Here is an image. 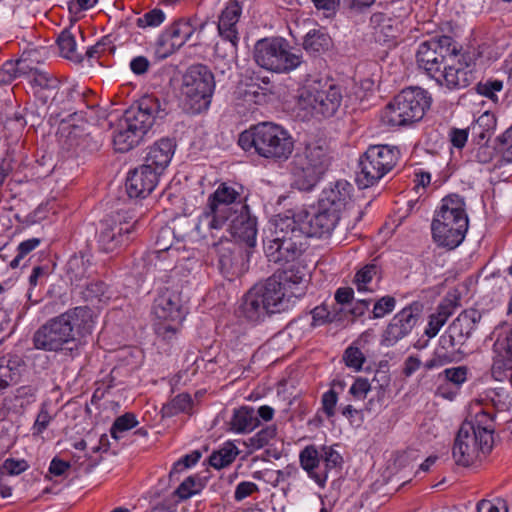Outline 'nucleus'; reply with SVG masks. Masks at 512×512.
I'll list each match as a JSON object with an SVG mask.
<instances>
[{
  "instance_id": "nucleus-45",
  "label": "nucleus",
  "mask_w": 512,
  "mask_h": 512,
  "mask_svg": "<svg viewBox=\"0 0 512 512\" xmlns=\"http://www.w3.org/2000/svg\"><path fill=\"white\" fill-rule=\"evenodd\" d=\"M330 38L320 30L309 31L303 41L304 49L309 53H320L328 49Z\"/></svg>"
},
{
  "instance_id": "nucleus-53",
  "label": "nucleus",
  "mask_w": 512,
  "mask_h": 512,
  "mask_svg": "<svg viewBox=\"0 0 512 512\" xmlns=\"http://www.w3.org/2000/svg\"><path fill=\"white\" fill-rule=\"evenodd\" d=\"M343 360L347 367L360 371L366 360L363 352L355 346H349L343 354Z\"/></svg>"
},
{
  "instance_id": "nucleus-28",
  "label": "nucleus",
  "mask_w": 512,
  "mask_h": 512,
  "mask_svg": "<svg viewBox=\"0 0 512 512\" xmlns=\"http://www.w3.org/2000/svg\"><path fill=\"white\" fill-rule=\"evenodd\" d=\"M26 372L27 366L21 357H0V394L8 386L16 384Z\"/></svg>"
},
{
  "instance_id": "nucleus-18",
  "label": "nucleus",
  "mask_w": 512,
  "mask_h": 512,
  "mask_svg": "<svg viewBox=\"0 0 512 512\" xmlns=\"http://www.w3.org/2000/svg\"><path fill=\"white\" fill-rule=\"evenodd\" d=\"M480 320L481 314L478 310H464L440 337V343L445 348L461 347L470 338Z\"/></svg>"
},
{
  "instance_id": "nucleus-64",
  "label": "nucleus",
  "mask_w": 512,
  "mask_h": 512,
  "mask_svg": "<svg viewBox=\"0 0 512 512\" xmlns=\"http://www.w3.org/2000/svg\"><path fill=\"white\" fill-rule=\"evenodd\" d=\"M257 492H259L257 484L251 481H242L235 488L234 499L237 502H241L245 498Z\"/></svg>"
},
{
  "instance_id": "nucleus-49",
  "label": "nucleus",
  "mask_w": 512,
  "mask_h": 512,
  "mask_svg": "<svg viewBox=\"0 0 512 512\" xmlns=\"http://www.w3.org/2000/svg\"><path fill=\"white\" fill-rule=\"evenodd\" d=\"M166 20V14L160 8H154L144 13L142 16L135 20L138 28H156L159 27Z\"/></svg>"
},
{
  "instance_id": "nucleus-31",
  "label": "nucleus",
  "mask_w": 512,
  "mask_h": 512,
  "mask_svg": "<svg viewBox=\"0 0 512 512\" xmlns=\"http://www.w3.org/2000/svg\"><path fill=\"white\" fill-rule=\"evenodd\" d=\"M219 267L228 279L238 277L246 270L244 255L231 247L223 248L219 255Z\"/></svg>"
},
{
  "instance_id": "nucleus-4",
  "label": "nucleus",
  "mask_w": 512,
  "mask_h": 512,
  "mask_svg": "<svg viewBox=\"0 0 512 512\" xmlns=\"http://www.w3.org/2000/svg\"><path fill=\"white\" fill-rule=\"evenodd\" d=\"M92 327L91 309L86 306L75 307L42 325L34 334V347L57 351L74 340L75 330L84 335L90 333Z\"/></svg>"
},
{
  "instance_id": "nucleus-59",
  "label": "nucleus",
  "mask_w": 512,
  "mask_h": 512,
  "mask_svg": "<svg viewBox=\"0 0 512 512\" xmlns=\"http://www.w3.org/2000/svg\"><path fill=\"white\" fill-rule=\"evenodd\" d=\"M321 459H323L325 463V470L328 473V470L338 467L342 463V456L339 454L338 451H336L331 446H323L322 447V453H320Z\"/></svg>"
},
{
  "instance_id": "nucleus-7",
  "label": "nucleus",
  "mask_w": 512,
  "mask_h": 512,
  "mask_svg": "<svg viewBox=\"0 0 512 512\" xmlns=\"http://www.w3.org/2000/svg\"><path fill=\"white\" fill-rule=\"evenodd\" d=\"M469 227L466 203L463 197L450 194L441 200L431 224L434 242L450 250L465 239Z\"/></svg>"
},
{
  "instance_id": "nucleus-5",
  "label": "nucleus",
  "mask_w": 512,
  "mask_h": 512,
  "mask_svg": "<svg viewBox=\"0 0 512 512\" xmlns=\"http://www.w3.org/2000/svg\"><path fill=\"white\" fill-rule=\"evenodd\" d=\"M493 433V418L488 413H478L474 422L463 423L452 449L455 463L468 467L485 457L492 450Z\"/></svg>"
},
{
  "instance_id": "nucleus-62",
  "label": "nucleus",
  "mask_w": 512,
  "mask_h": 512,
  "mask_svg": "<svg viewBox=\"0 0 512 512\" xmlns=\"http://www.w3.org/2000/svg\"><path fill=\"white\" fill-rule=\"evenodd\" d=\"M312 327H318L330 323L333 321L334 317L329 312L328 308L325 305L316 306L312 311Z\"/></svg>"
},
{
  "instance_id": "nucleus-61",
  "label": "nucleus",
  "mask_w": 512,
  "mask_h": 512,
  "mask_svg": "<svg viewBox=\"0 0 512 512\" xmlns=\"http://www.w3.org/2000/svg\"><path fill=\"white\" fill-rule=\"evenodd\" d=\"M32 252V239H28L19 244L17 248V254L14 259L10 262L12 268L26 267L30 258L23 262V259Z\"/></svg>"
},
{
  "instance_id": "nucleus-19",
  "label": "nucleus",
  "mask_w": 512,
  "mask_h": 512,
  "mask_svg": "<svg viewBox=\"0 0 512 512\" xmlns=\"http://www.w3.org/2000/svg\"><path fill=\"white\" fill-rule=\"evenodd\" d=\"M253 287L271 313H280L287 310L292 303V298L300 297V293L288 291L273 275L264 283L256 284Z\"/></svg>"
},
{
  "instance_id": "nucleus-47",
  "label": "nucleus",
  "mask_w": 512,
  "mask_h": 512,
  "mask_svg": "<svg viewBox=\"0 0 512 512\" xmlns=\"http://www.w3.org/2000/svg\"><path fill=\"white\" fill-rule=\"evenodd\" d=\"M138 423L136 415L127 412L115 419L110 429V435L113 439L118 440L122 438L124 432L133 429Z\"/></svg>"
},
{
  "instance_id": "nucleus-55",
  "label": "nucleus",
  "mask_w": 512,
  "mask_h": 512,
  "mask_svg": "<svg viewBox=\"0 0 512 512\" xmlns=\"http://www.w3.org/2000/svg\"><path fill=\"white\" fill-rule=\"evenodd\" d=\"M477 512H508L507 501L501 497L482 499L477 503Z\"/></svg>"
},
{
  "instance_id": "nucleus-40",
  "label": "nucleus",
  "mask_w": 512,
  "mask_h": 512,
  "mask_svg": "<svg viewBox=\"0 0 512 512\" xmlns=\"http://www.w3.org/2000/svg\"><path fill=\"white\" fill-rule=\"evenodd\" d=\"M503 88L504 84L502 80L496 78H488L479 81L475 85L474 90L478 95L486 98L496 106L499 104L498 93L502 92Z\"/></svg>"
},
{
  "instance_id": "nucleus-54",
  "label": "nucleus",
  "mask_w": 512,
  "mask_h": 512,
  "mask_svg": "<svg viewBox=\"0 0 512 512\" xmlns=\"http://www.w3.org/2000/svg\"><path fill=\"white\" fill-rule=\"evenodd\" d=\"M396 307V299L386 295L378 299L373 306V318L380 319L391 313Z\"/></svg>"
},
{
  "instance_id": "nucleus-39",
  "label": "nucleus",
  "mask_w": 512,
  "mask_h": 512,
  "mask_svg": "<svg viewBox=\"0 0 512 512\" xmlns=\"http://www.w3.org/2000/svg\"><path fill=\"white\" fill-rule=\"evenodd\" d=\"M205 487V482L197 475L187 477L177 489L172 493L176 497V503L186 500L196 494H199Z\"/></svg>"
},
{
  "instance_id": "nucleus-34",
  "label": "nucleus",
  "mask_w": 512,
  "mask_h": 512,
  "mask_svg": "<svg viewBox=\"0 0 512 512\" xmlns=\"http://www.w3.org/2000/svg\"><path fill=\"white\" fill-rule=\"evenodd\" d=\"M496 117L491 112L482 113L470 126L472 136L478 140V144L487 141L496 128Z\"/></svg>"
},
{
  "instance_id": "nucleus-36",
  "label": "nucleus",
  "mask_w": 512,
  "mask_h": 512,
  "mask_svg": "<svg viewBox=\"0 0 512 512\" xmlns=\"http://www.w3.org/2000/svg\"><path fill=\"white\" fill-rule=\"evenodd\" d=\"M60 55L66 59L81 62L83 57L77 52L76 38L69 29H64L57 37Z\"/></svg>"
},
{
  "instance_id": "nucleus-23",
  "label": "nucleus",
  "mask_w": 512,
  "mask_h": 512,
  "mask_svg": "<svg viewBox=\"0 0 512 512\" xmlns=\"http://www.w3.org/2000/svg\"><path fill=\"white\" fill-rule=\"evenodd\" d=\"M242 15V6L237 0H230L222 9L217 23L219 36L230 42L233 49H237L239 44L238 23Z\"/></svg>"
},
{
  "instance_id": "nucleus-15",
  "label": "nucleus",
  "mask_w": 512,
  "mask_h": 512,
  "mask_svg": "<svg viewBox=\"0 0 512 512\" xmlns=\"http://www.w3.org/2000/svg\"><path fill=\"white\" fill-rule=\"evenodd\" d=\"M205 23H198L196 18H179L167 26L158 36L156 53L161 58H167L187 42L197 30H203Z\"/></svg>"
},
{
  "instance_id": "nucleus-38",
  "label": "nucleus",
  "mask_w": 512,
  "mask_h": 512,
  "mask_svg": "<svg viewBox=\"0 0 512 512\" xmlns=\"http://www.w3.org/2000/svg\"><path fill=\"white\" fill-rule=\"evenodd\" d=\"M401 157L397 146L388 144L370 145L358 160H398Z\"/></svg>"
},
{
  "instance_id": "nucleus-25",
  "label": "nucleus",
  "mask_w": 512,
  "mask_h": 512,
  "mask_svg": "<svg viewBox=\"0 0 512 512\" xmlns=\"http://www.w3.org/2000/svg\"><path fill=\"white\" fill-rule=\"evenodd\" d=\"M228 225L231 235L238 241L244 242L248 247L256 245L257 221L249 213L247 205H240V211L234 214Z\"/></svg>"
},
{
  "instance_id": "nucleus-27",
  "label": "nucleus",
  "mask_w": 512,
  "mask_h": 512,
  "mask_svg": "<svg viewBox=\"0 0 512 512\" xmlns=\"http://www.w3.org/2000/svg\"><path fill=\"white\" fill-rule=\"evenodd\" d=\"M370 25L373 29L375 40L382 44L395 41L400 32V21L382 12L372 14Z\"/></svg>"
},
{
  "instance_id": "nucleus-48",
  "label": "nucleus",
  "mask_w": 512,
  "mask_h": 512,
  "mask_svg": "<svg viewBox=\"0 0 512 512\" xmlns=\"http://www.w3.org/2000/svg\"><path fill=\"white\" fill-rule=\"evenodd\" d=\"M336 386L343 389L344 382L341 380H334L332 382V387L326 391L321 398L323 412L328 418L335 416L336 413V405L338 402V393L334 389Z\"/></svg>"
},
{
  "instance_id": "nucleus-20",
  "label": "nucleus",
  "mask_w": 512,
  "mask_h": 512,
  "mask_svg": "<svg viewBox=\"0 0 512 512\" xmlns=\"http://www.w3.org/2000/svg\"><path fill=\"white\" fill-rule=\"evenodd\" d=\"M157 164L144 163L128 173L125 186L130 198H145L155 189L159 180Z\"/></svg>"
},
{
  "instance_id": "nucleus-2",
  "label": "nucleus",
  "mask_w": 512,
  "mask_h": 512,
  "mask_svg": "<svg viewBox=\"0 0 512 512\" xmlns=\"http://www.w3.org/2000/svg\"><path fill=\"white\" fill-rule=\"evenodd\" d=\"M307 211H286L271 218L269 234L264 239V253L269 262H294L305 250L307 235L300 222Z\"/></svg>"
},
{
  "instance_id": "nucleus-29",
  "label": "nucleus",
  "mask_w": 512,
  "mask_h": 512,
  "mask_svg": "<svg viewBox=\"0 0 512 512\" xmlns=\"http://www.w3.org/2000/svg\"><path fill=\"white\" fill-rule=\"evenodd\" d=\"M321 461V455L315 445H307L299 453V463L301 468L313 479L320 487H324L328 475L326 471L318 472Z\"/></svg>"
},
{
  "instance_id": "nucleus-51",
  "label": "nucleus",
  "mask_w": 512,
  "mask_h": 512,
  "mask_svg": "<svg viewBox=\"0 0 512 512\" xmlns=\"http://www.w3.org/2000/svg\"><path fill=\"white\" fill-rule=\"evenodd\" d=\"M193 400L188 393H181L175 396L165 408L168 415L177 413H191Z\"/></svg>"
},
{
  "instance_id": "nucleus-32",
  "label": "nucleus",
  "mask_w": 512,
  "mask_h": 512,
  "mask_svg": "<svg viewBox=\"0 0 512 512\" xmlns=\"http://www.w3.org/2000/svg\"><path fill=\"white\" fill-rule=\"evenodd\" d=\"M288 291H295L302 294L299 287L302 283L306 282L307 271L306 268L298 263H293L288 267L279 270L273 274Z\"/></svg>"
},
{
  "instance_id": "nucleus-41",
  "label": "nucleus",
  "mask_w": 512,
  "mask_h": 512,
  "mask_svg": "<svg viewBox=\"0 0 512 512\" xmlns=\"http://www.w3.org/2000/svg\"><path fill=\"white\" fill-rule=\"evenodd\" d=\"M379 274V268L375 264H367L359 269L353 279V284L358 292H373L372 282Z\"/></svg>"
},
{
  "instance_id": "nucleus-22",
  "label": "nucleus",
  "mask_w": 512,
  "mask_h": 512,
  "mask_svg": "<svg viewBox=\"0 0 512 512\" xmlns=\"http://www.w3.org/2000/svg\"><path fill=\"white\" fill-rule=\"evenodd\" d=\"M327 170L325 162H294L291 185L300 191H311L323 179Z\"/></svg>"
},
{
  "instance_id": "nucleus-9",
  "label": "nucleus",
  "mask_w": 512,
  "mask_h": 512,
  "mask_svg": "<svg viewBox=\"0 0 512 512\" xmlns=\"http://www.w3.org/2000/svg\"><path fill=\"white\" fill-rule=\"evenodd\" d=\"M342 99V89L338 84L318 81L300 91L297 108L303 119L329 118L338 111Z\"/></svg>"
},
{
  "instance_id": "nucleus-17",
  "label": "nucleus",
  "mask_w": 512,
  "mask_h": 512,
  "mask_svg": "<svg viewBox=\"0 0 512 512\" xmlns=\"http://www.w3.org/2000/svg\"><path fill=\"white\" fill-rule=\"evenodd\" d=\"M422 313V305L413 302L397 312L382 333L381 343L391 347L408 336L418 323Z\"/></svg>"
},
{
  "instance_id": "nucleus-44",
  "label": "nucleus",
  "mask_w": 512,
  "mask_h": 512,
  "mask_svg": "<svg viewBox=\"0 0 512 512\" xmlns=\"http://www.w3.org/2000/svg\"><path fill=\"white\" fill-rule=\"evenodd\" d=\"M277 436V428L275 425H269L261 430H259L257 433H255L253 436L248 438V440L245 442L246 447L252 452L256 450H260L264 448L265 446L269 445L270 442L275 439Z\"/></svg>"
},
{
  "instance_id": "nucleus-60",
  "label": "nucleus",
  "mask_w": 512,
  "mask_h": 512,
  "mask_svg": "<svg viewBox=\"0 0 512 512\" xmlns=\"http://www.w3.org/2000/svg\"><path fill=\"white\" fill-rule=\"evenodd\" d=\"M17 77H29L32 71V58L30 51H24L19 59L12 61Z\"/></svg>"
},
{
  "instance_id": "nucleus-43",
  "label": "nucleus",
  "mask_w": 512,
  "mask_h": 512,
  "mask_svg": "<svg viewBox=\"0 0 512 512\" xmlns=\"http://www.w3.org/2000/svg\"><path fill=\"white\" fill-rule=\"evenodd\" d=\"M491 375L500 382L512 379V357L500 351L493 360Z\"/></svg>"
},
{
  "instance_id": "nucleus-58",
  "label": "nucleus",
  "mask_w": 512,
  "mask_h": 512,
  "mask_svg": "<svg viewBox=\"0 0 512 512\" xmlns=\"http://www.w3.org/2000/svg\"><path fill=\"white\" fill-rule=\"evenodd\" d=\"M371 390V383L368 379L363 377H358L355 379L353 384L349 389V394L353 397L354 400L363 401L367 394Z\"/></svg>"
},
{
  "instance_id": "nucleus-12",
  "label": "nucleus",
  "mask_w": 512,
  "mask_h": 512,
  "mask_svg": "<svg viewBox=\"0 0 512 512\" xmlns=\"http://www.w3.org/2000/svg\"><path fill=\"white\" fill-rule=\"evenodd\" d=\"M253 58L261 68L278 74L290 73L302 63V55L294 52L283 37L259 39L254 45Z\"/></svg>"
},
{
  "instance_id": "nucleus-50",
  "label": "nucleus",
  "mask_w": 512,
  "mask_h": 512,
  "mask_svg": "<svg viewBox=\"0 0 512 512\" xmlns=\"http://www.w3.org/2000/svg\"><path fill=\"white\" fill-rule=\"evenodd\" d=\"M450 348H445L439 342V346L435 349L431 359L424 363V367L427 370L442 367L454 361V352L449 351Z\"/></svg>"
},
{
  "instance_id": "nucleus-56",
  "label": "nucleus",
  "mask_w": 512,
  "mask_h": 512,
  "mask_svg": "<svg viewBox=\"0 0 512 512\" xmlns=\"http://www.w3.org/2000/svg\"><path fill=\"white\" fill-rule=\"evenodd\" d=\"M114 50L111 40L108 37H102L97 43L88 47L86 50V57L89 60L99 59L106 53H110Z\"/></svg>"
},
{
  "instance_id": "nucleus-3",
  "label": "nucleus",
  "mask_w": 512,
  "mask_h": 512,
  "mask_svg": "<svg viewBox=\"0 0 512 512\" xmlns=\"http://www.w3.org/2000/svg\"><path fill=\"white\" fill-rule=\"evenodd\" d=\"M166 114L165 108L156 96H142L118 120L113 132L114 149L122 153L131 150L152 128L155 121L163 119Z\"/></svg>"
},
{
  "instance_id": "nucleus-30",
  "label": "nucleus",
  "mask_w": 512,
  "mask_h": 512,
  "mask_svg": "<svg viewBox=\"0 0 512 512\" xmlns=\"http://www.w3.org/2000/svg\"><path fill=\"white\" fill-rule=\"evenodd\" d=\"M360 170L356 173V183L360 189L375 185L387 172L392 170L390 162H359Z\"/></svg>"
},
{
  "instance_id": "nucleus-8",
  "label": "nucleus",
  "mask_w": 512,
  "mask_h": 512,
  "mask_svg": "<svg viewBox=\"0 0 512 512\" xmlns=\"http://www.w3.org/2000/svg\"><path fill=\"white\" fill-rule=\"evenodd\" d=\"M431 105L432 96L427 90L407 87L382 109L380 121L389 129L408 127L421 121Z\"/></svg>"
},
{
  "instance_id": "nucleus-11",
  "label": "nucleus",
  "mask_w": 512,
  "mask_h": 512,
  "mask_svg": "<svg viewBox=\"0 0 512 512\" xmlns=\"http://www.w3.org/2000/svg\"><path fill=\"white\" fill-rule=\"evenodd\" d=\"M240 194L233 187L222 183L208 198V210L204 211L198 220L196 230L203 238L209 236L217 238V232L222 230L227 221L237 213L232 205L235 204Z\"/></svg>"
},
{
  "instance_id": "nucleus-57",
  "label": "nucleus",
  "mask_w": 512,
  "mask_h": 512,
  "mask_svg": "<svg viewBox=\"0 0 512 512\" xmlns=\"http://www.w3.org/2000/svg\"><path fill=\"white\" fill-rule=\"evenodd\" d=\"M201 456L202 454L198 450H194L191 453L184 455L174 463L170 471V476H173L176 473H180L185 469L194 466L200 460Z\"/></svg>"
},
{
  "instance_id": "nucleus-26",
  "label": "nucleus",
  "mask_w": 512,
  "mask_h": 512,
  "mask_svg": "<svg viewBox=\"0 0 512 512\" xmlns=\"http://www.w3.org/2000/svg\"><path fill=\"white\" fill-rule=\"evenodd\" d=\"M237 313L239 317L253 324L262 322L267 315L272 314L254 287L243 296Z\"/></svg>"
},
{
  "instance_id": "nucleus-1",
  "label": "nucleus",
  "mask_w": 512,
  "mask_h": 512,
  "mask_svg": "<svg viewBox=\"0 0 512 512\" xmlns=\"http://www.w3.org/2000/svg\"><path fill=\"white\" fill-rule=\"evenodd\" d=\"M416 63L429 78L449 90L466 88L474 78L475 59L461 52L450 36L432 37L419 44Z\"/></svg>"
},
{
  "instance_id": "nucleus-6",
  "label": "nucleus",
  "mask_w": 512,
  "mask_h": 512,
  "mask_svg": "<svg viewBox=\"0 0 512 512\" xmlns=\"http://www.w3.org/2000/svg\"><path fill=\"white\" fill-rule=\"evenodd\" d=\"M239 146L260 157L288 160L294 150V140L288 130L273 122H260L240 133Z\"/></svg>"
},
{
  "instance_id": "nucleus-33",
  "label": "nucleus",
  "mask_w": 512,
  "mask_h": 512,
  "mask_svg": "<svg viewBox=\"0 0 512 512\" xmlns=\"http://www.w3.org/2000/svg\"><path fill=\"white\" fill-rule=\"evenodd\" d=\"M229 426L230 430L235 433H249L259 426V420L253 408L243 406L234 410Z\"/></svg>"
},
{
  "instance_id": "nucleus-42",
  "label": "nucleus",
  "mask_w": 512,
  "mask_h": 512,
  "mask_svg": "<svg viewBox=\"0 0 512 512\" xmlns=\"http://www.w3.org/2000/svg\"><path fill=\"white\" fill-rule=\"evenodd\" d=\"M451 314L452 311L448 304H440L436 312L430 315L427 328L425 329V334L429 338L435 337L447 322Z\"/></svg>"
},
{
  "instance_id": "nucleus-37",
  "label": "nucleus",
  "mask_w": 512,
  "mask_h": 512,
  "mask_svg": "<svg viewBox=\"0 0 512 512\" xmlns=\"http://www.w3.org/2000/svg\"><path fill=\"white\" fill-rule=\"evenodd\" d=\"M239 454V450L232 442L224 443L218 450L209 457V463L216 469H222L233 463Z\"/></svg>"
},
{
  "instance_id": "nucleus-16",
  "label": "nucleus",
  "mask_w": 512,
  "mask_h": 512,
  "mask_svg": "<svg viewBox=\"0 0 512 512\" xmlns=\"http://www.w3.org/2000/svg\"><path fill=\"white\" fill-rule=\"evenodd\" d=\"M137 224L135 215L129 211L120 210L108 216L102 222L99 234V245L105 252H112L125 244L134 232Z\"/></svg>"
},
{
  "instance_id": "nucleus-52",
  "label": "nucleus",
  "mask_w": 512,
  "mask_h": 512,
  "mask_svg": "<svg viewBox=\"0 0 512 512\" xmlns=\"http://www.w3.org/2000/svg\"><path fill=\"white\" fill-rule=\"evenodd\" d=\"M439 376H443L446 381L460 388L468 379V368L466 366L447 368Z\"/></svg>"
},
{
  "instance_id": "nucleus-13",
  "label": "nucleus",
  "mask_w": 512,
  "mask_h": 512,
  "mask_svg": "<svg viewBox=\"0 0 512 512\" xmlns=\"http://www.w3.org/2000/svg\"><path fill=\"white\" fill-rule=\"evenodd\" d=\"M76 93L72 87L60 91V81L51 73L34 68V106L36 115L45 118L49 115V123L60 117V105L70 102Z\"/></svg>"
},
{
  "instance_id": "nucleus-10",
  "label": "nucleus",
  "mask_w": 512,
  "mask_h": 512,
  "mask_svg": "<svg viewBox=\"0 0 512 512\" xmlns=\"http://www.w3.org/2000/svg\"><path fill=\"white\" fill-rule=\"evenodd\" d=\"M215 86L214 74L206 65L190 66L183 75L181 87L183 109L192 115L207 111Z\"/></svg>"
},
{
  "instance_id": "nucleus-14",
  "label": "nucleus",
  "mask_w": 512,
  "mask_h": 512,
  "mask_svg": "<svg viewBox=\"0 0 512 512\" xmlns=\"http://www.w3.org/2000/svg\"><path fill=\"white\" fill-rule=\"evenodd\" d=\"M152 312L156 318V333L164 339H170L178 332L186 315L180 293L170 288L160 290Z\"/></svg>"
},
{
  "instance_id": "nucleus-24",
  "label": "nucleus",
  "mask_w": 512,
  "mask_h": 512,
  "mask_svg": "<svg viewBox=\"0 0 512 512\" xmlns=\"http://www.w3.org/2000/svg\"><path fill=\"white\" fill-rule=\"evenodd\" d=\"M339 220V213L330 208L318 206V211L311 217L307 213V218H304L300 224L307 237L322 238L332 233Z\"/></svg>"
},
{
  "instance_id": "nucleus-21",
  "label": "nucleus",
  "mask_w": 512,
  "mask_h": 512,
  "mask_svg": "<svg viewBox=\"0 0 512 512\" xmlns=\"http://www.w3.org/2000/svg\"><path fill=\"white\" fill-rule=\"evenodd\" d=\"M354 192V186L345 179L331 182L321 192L319 207L330 208L340 214L353 202Z\"/></svg>"
},
{
  "instance_id": "nucleus-63",
  "label": "nucleus",
  "mask_w": 512,
  "mask_h": 512,
  "mask_svg": "<svg viewBox=\"0 0 512 512\" xmlns=\"http://www.w3.org/2000/svg\"><path fill=\"white\" fill-rule=\"evenodd\" d=\"M29 467L25 460L6 459L1 467L2 475H18Z\"/></svg>"
},
{
  "instance_id": "nucleus-46",
  "label": "nucleus",
  "mask_w": 512,
  "mask_h": 512,
  "mask_svg": "<svg viewBox=\"0 0 512 512\" xmlns=\"http://www.w3.org/2000/svg\"><path fill=\"white\" fill-rule=\"evenodd\" d=\"M90 261L84 255H74L67 262V274L71 281H80L89 275Z\"/></svg>"
},
{
  "instance_id": "nucleus-35",
  "label": "nucleus",
  "mask_w": 512,
  "mask_h": 512,
  "mask_svg": "<svg viewBox=\"0 0 512 512\" xmlns=\"http://www.w3.org/2000/svg\"><path fill=\"white\" fill-rule=\"evenodd\" d=\"M176 149L175 138L162 137L149 147L145 160H172Z\"/></svg>"
}]
</instances>
